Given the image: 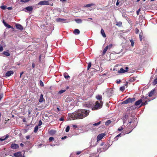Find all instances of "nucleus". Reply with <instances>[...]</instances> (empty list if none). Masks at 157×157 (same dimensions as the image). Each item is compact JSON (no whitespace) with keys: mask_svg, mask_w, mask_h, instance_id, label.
Listing matches in <instances>:
<instances>
[{"mask_svg":"<svg viewBox=\"0 0 157 157\" xmlns=\"http://www.w3.org/2000/svg\"><path fill=\"white\" fill-rule=\"evenodd\" d=\"M90 111L88 110L81 109L71 115L73 120L82 119L86 117L89 114Z\"/></svg>","mask_w":157,"mask_h":157,"instance_id":"nucleus-1","label":"nucleus"},{"mask_svg":"<svg viewBox=\"0 0 157 157\" xmlns=\"http://www.w3.org/2000/svg\"><path fill=\"white\" fill-rule=\"evenodd\" d=\"M100 146L101 147L97 149V151L98 152L105 151L108 149L109 147L108 143L105 144V143L104 142H102Z\"/></svg>","mask_w":157,"mask_h":157,"instance_id":"nucleus-2","label":"nucleus"},{"mask_svg":"<svg viewBox=\"0 0 157 157\" xmlns=\"http://www.w3.org/2000/svg\"><path fill=\"white\" fill-rule=\"evenodd\" d=\"M103 104V102L101 100L100 101V103H99L98 101H97L95 102L94 107H92V110H95L101 108L102 107Z\"/></svg>","mask_w":157,"mask_h":157,"instance_id":"nucleus-3","label":"nucleus"},{"mask_svg":"<svg viewBox=\"0 0 157 157\" xmlns=\"http://www.w3.org/2000/svg\"><path fill=\"white\" fill-rule=\"evenodd\" d=\"M38 5L43 6L44 5H49L53 6V3L52 2H50L49 1H42L39 2L38 4Z\"/></svg>","mask_w":157,"mask_h":157,"instance_id":"nucleus-4","label":"nucleus"},{"mask_svg":"<svg viewBox=\"0 0 157 157\" xmlns=\"http://www.w3.org/2000/svg\"><path fill=\"white\" fill-rule=\"evenodd\" d=\"M135 101V98H128L122 102V104H126L129 103H132Z\"/></svg>","mask_w":157,"mask_h":157,"instance_id":"nucleus-5","label":"nucleus"},{"mask_svg":"<svg viewBox=\"0 0 157 157\" xmlns=\"http://www.w3.org/2000/svg\"><path fill=\"white\" fill-rule=\"evenodd\" d=\"M105 135V133H101L98 135L97 136V142L101 140Z\"/></svg>","mask_w":157,"mask_h":157,"instance_id":"nucleus-6","label":"nucleus"},{"mask_svg":"<svg viewBox=\"0 0 157 157\" xmlns=\"http://www.w3.org/2000/svg\"><path fill=\"white\" fill-rule=\"evenodd\" d=\"M126 70L124 69L123 68H121L120 69V70H119L118 71V73H123L126 72H127L128 71V68L127 67H126L125 68Z\"/></svg>","mask_w":157,"mask_h":157,"instance_id":"nucleus-7","label":"nucleus"},{"mask_svg":"<svg viewBox=\"0 0 157 157\" xmlns=\"http://www.w3.org/2000/svg\"><path fill=\"white\" fill-rule=\"evenodd\" d=\"M16 28L20 30H22L24 29L23 27L20 24H16L15 25Z\"/></svg>","mask_w":157,"mask_h":157,"instance_id":"nucleus-8","label":"nucleus"},{"mask_svg":"<svg viewBox=\"0 0 157 157\" xmlns=\"http://www.w3.org/2000/svg\"><path fill=\"white\" fill-rule=\"evenodd\" d=\"M14 73V72L12 71H9L6 73L5 75L6 77H8L11 76V75H13Z\"/></svg>","mask_w":157,"mask_h":157,"instance_id":"nucleus-9","label":"nucleus"},{"mask_svg":"<svg viewBox=\"0 0 157 157\" xmlns=\"http://www.w3.org/2000/svg\"><path fill=\"white\" fill-rule=\"evenodd\" d=\"M19 147V145L16 144H12L11 145V147L13 149H16Z\"/></svg>","mask_w":157,"mask_h":157,"instance_id":"nucleus-10","label":"nucleus"},{"mask_svg":"<svg viewBox=\"0 0 157 157\" xmlns=\"http://www.w3.org/2000/svg\"><path fill=\"white\" fill-rule=\"evenodd\" d=\"M21 152L20 151H18L13 154V155L15 157H20L22 156Z\"/></svg>","mask_w":157,"mask_h":157,"instance_id":"nucleus-11","label":"nucleus"},{"mask_svg":"<svg viewBox=\"0 0 157 157\" xmlns=\"http://www.w3.org/2000/svg\"><path fill=\"white\" fill-rule=\"evenodd\" d=\"M155 90L153 89L150 91L149 94L148 96L149 97H152L155 93Z\"/></svg>","mask_w":157,"mask_h":157,"instance_id":"nucleus-12","label":"nucleus"},{"mask_svg":"<svg viewBox=\"0 0 157 157\" xmlns=\"http://www.w3.org/2000/svg\"><path fill=\"white\" fill-rule=\"evenodd\" d=\"M142 102V100L141 99L139 100L136 101L135 103V105L136 106H137L140 105Z\"/></svg>","mask_w":157,"mask_h":157,"instance_id":"nucleus-13","label":"nucleus"},{"mask_svg":"<svg viewBox=\"0 0 157 157\" xmlns=\"http://www.w3.org/2000/svg\"><path fill=\"white\" fill-rule=\"evenodd\" d=\"M25 9L29 11H31L33 10V8L32 6H29L25 8Z\"/></svg>","mask_w":157,"mask_h":157,"instance_id":"nucleus-14","label":"nucleus"},{"mask_svg":"<svg viewBox=\"0 0 157 157\" xmlns=\"http://www.w3.org/2000/svg\"><path fill=\"white\" fill-rule=\"evenodd\" d=\"M80 31L78 29H75L73 31V33L75 35H78L80 33Z\"/></svg>","mask_w":157,"mask_h":157,"instance_id":"nucleus-15","label":"nucleus"},{"mask_svg":"<svg viewBox=\"0 0 157 157\" xmlns=\"http://www.w3.org/2000/svg\"><path fill=\"white\" fill-rule=\"evenodd\" d=\"M109 49V46H107L104 49L102 52V55H104L106 52V51Z\"/></svg>","mask_w":157,"mask_h":157,"instance_id":"nucleus-16","label":"nucleus"},{"mask_svg":"<svg viewBox=\"0 0 157 157\" xmlns=\"http://www.w3.org/2000/svg\"><path fill=\"white\" fill-rule=\"evenodd\" d=\"M139 37H140V41H141L143 39V33L142 31L140 33Z\"/></svg>","mask_w":157,"mask_h":157,"instance_id":"nucleus-17","label":"nucleus"},{"mask_svg":"<svg viewBox=\"0 0 157 157\" xmlns=\"http://www.w3.org/2000/svg\"><path fill=\"white\" fill-rule=\"evenodd\" d=\"M56 21L58 22H63V21H66V19L58 18L56 19Z\"/></svg>","mask_w":157,"mask_h":157,"instance_id":"nucleus-18","label":"nucleus"},{"mask_svg":"<svg viewBox=\"0 0 157 157\" xmlns=\"http://www.w3.org/2000/svg\"><path fill=\"white\" fill-rule=\"evenodd\" d=\"M63 76L64 78L66 79H68L70 78V76L68 75L67 73H65L63 74Z\"/></svg>","mask_w":157,"mask_h":157,"instance_id":"nucleus-19","label":"nucleus"},{"mask_svg":"<svg viewBox=\"0 0 157 157\" xmlns=\"http://www.w3.org/2000/svg\"><path fill=\"white\" fill-rule=\"evenodd\" d=\"M101 33L103 37H106V36L105 34V32L102 29H101Z\"/></svg>","mask_w":157,"mask_h":157,"instance_id":"nucleus-20","label":"nucleus"},{"mask_svg":"<svg viewBox=\"0 0 157 157\" xmlns=\"http://www.w3.org/2000/svg\"><path fill=\"white\" fill-rule=\"evenodd\" d=\"M44 100L43 95L42 94H41L40 97L39 101L40 102H42Z\"/></svg>","mask_w":157,"mask_h":157,"instance_id":"nucleus-21","label":"nucleus"},{"mask_svg":"<svg viewBox=\"0 0 157 157\" xmlns=\"http://www.w3.org/2000/svg\"><path fill=\"white\" fill-rule=\"evenodd\" d=\"M3 54L6 56H10V53L7 51H4L3 52Z\"/></svg>","mask_w":157,"mask_h":157,"instance_id":"nucleus-22","label":"nucleus"},{"mask_svg":"<svg viewBox=\"0 0 157 157\" xmlns=\"http://www.w3.org/2000/svg\"><path fill=\"white\" fill-rule=\"evenodd\" d=\"M9 137V136L8 135H6L5 136V137L4 138V139H2V138H0V140L1 141H2L6 139L7 138Z\"/></svg>","mask_w":157,"mask_h":157,"instance_id":"nucleus-23","label":"nucleus"},{"mask_svg":"<svg viewBox=\"0 0 157 157\" xmlns=\"http://www.w3.org/2000/svg\"><path fill=\"white\" fill-rule=\"evenodd\" d=\"M32 0H20V2L22 3H25L29 2V1H31Z\"/></svg>","mask_w":157,"mask_h":157,"instance_id":"nucleus-24","label":"nucleus"},{"mask_svg":"<svg viewBox=\"0 0 157 157\" xmlns=\"http://www.w3.org/2000/svg\"><path fill=\"white\" fill-rule=\"evenodd\" d=\"M111 123V121L110 120H108L105 123V124L106 126H108Z\"/></svg>","mask_w":157,"mask_h":157,"instance_id":"nucleus-25","label":"nucleus"},{"mask_svg":"<svg viewBox=\"0 0 157 157\" xmlns=\"http://www.w3.org/2000/svg\"><path fill=\"white\" fill-rule=\"evenodd\" d=\"M75 20L78 23H80L82 22V20L80 19H75Z\"/></svg>","mask_w":157,"mask_h":157,"instance_id":"nucleus-26","label":"nucleus"},{"mask_svg":"<svg viewBox=\"0 0 157 157\" xmlns=\"http://www.w3.org/2000/svg\"><path fill=\"white\" fill-rule=\"evenodd\" d=\"M8 28H12V29H14V28H13V27L11 26L10 25H9L7 23H6V24H5V25Z\"/></svg>","mask_w":157,"mask_h":157,"instance_id":"nucleus-27","label":"nucleus"},{"mask_svg":"<svg viewBox=\"0 0 157 157\" xmlns=\"http://www.w3.org/2000/svg\"><path fill=\"white\" fill-rule=\"evenodd\" d=\"M96 98L98 100H101L102 99V96L101 95H98L96 96Z\"/></svg>","mask_w":157,"mask_h":157,"instance_id":"nucleus-28","label":"nucleus"},{"mask_svg":"<svg viewBox=\"0 0 157 157\" xmlns=\"http://www.w3.org/2000/svg\"><path fill=\"white\" fill-rule=\"evenodd\" d=\"M116 25L117 26L121 27V26L122 25V23L121 21L117 22Z\"/></svg>","mask_w":157,"mask_h":157,"instance_id":"nucleus-29","label":"nucleus"},{"mask_svg":"<svg viewBox=\"0 0 157 157\" xmlns=\"http://www.w3.org/2000/svg\"><path fill=\"white\" fill-rule=\"evenodd\" d=\"M156 84H157V78H156L154 80V81L153 82V85H155Z\"/></svg>","mask_w":157,"mask_h":157,"instance_id":"nucleus-30","label":"nucleus"},{"mask_svg":"<svg viewBox=\"0 0 157 157\" xmlns=\"http://www.w3.org/2000/svg\"><path fill=\"white\" fill-rule=\"evenodd\" d=\"M136 80V79L135 77H132L130 78V82H134L135 80Z\"/></svg>","mask_w":157,"mask_h":157,"instance_id":"nucleus-31","label":"nucleus"},{"mask_svg":"<svg viewBox=\"0 0 157 157\" xmlns=\"http://www.w3.org/2000/svg\"><path fill=\"white\" fill-rule=\"evenodd\" d=\"M38 126H36L34 129V132L35 133L37 132L38 130Z\"/></svg>","mask_w":157,"mask_h":157,"instance_id":"nucleus-32","label":"nucleus"},{"mask_svg":"<svg viewBox=\"0 0 157 157\" xmlns=\"http://www.w3.org/2000/svg\"><path fill=\"white\" fill-rule=\"evenodd\" d=\"M94 4L91 3V4H87L86 5H85V6L86 7H90L93 6H94Z\"/></svg>","mask_w":157,"mask_h":157,"instance_id":"nucleus-33","label":"nucleus"},{"mask_svg":"<svg viewBox=\"0 0 157 157\" xmlns=\"http://www.w3.org/2000/svg\"><path fill=\"white\" fill-rule=\"evenodd\" d=\"M101 121H100L97 123H96L93 124V126H98V125H99V124H101Z\"/></svg>","mask_w":157,"mask_h":157,"instance_id":"nucleus-34","label":"nucleus"},{"mask_svg":"<svg viewBox=\"0 0 157 157\" xmlns=\"http://www.w3.org/2000/svg\"><path fill=\"white\" fill-rule=\"evenodd\" d=\"M66 91L65 90H61L59 91L58 94H61L63 93H64Z\"/></svg>","mask_w":157,"mask_h":157,"instance_id":"nucleus-35","label":"nucleus"},{"mask_svg":"<svg viewBox=\"0 0 157 157\" xmlns=\"http://www.w3.org/2000/svg\"><path fill=\"white\" fill-rule=\"evenodd\" d=\"M0 8L3 10H5L7 9V6H1Z\"/></svg>","mask_w":157,"mask_h":157,"instance_id":"nucleus-36","label":"nucleus"},{"mask_svg":"<svg viewBox=\"0 0 157 157\" xmlns=\"http://www.w3.org/2000/svg\"><path fill=\"white\" fill-rule=\"evenodd\" d=\"M147 103V101H146L144 102H142L141 103V105H140V106H141L143 105H146Z\"/></svg>","mask_w":157,"mask_h":157,"instance_id":"nucleus-37","label":"nucleus"},{"mask_svg":"<svg viewBox=\"0 0 157 157\" xmlns=\"http://www.w3.org/2000/svg\"><path fill=\"white\" fill-rule=\"evenodd\" d=\"M91 62H90L88 63L87 66V69L89 70L90 68L91 67Z\"/></svg>","mask_w":157,"mask_h":157,"instance_id":"nucleus-38","label":"nucleus"},{"mask_svg":"<svg viewBox=\"0 0 157 157\" xmlns=\"http://www.w3.org/2000/svg\"><path fill=\"white\" fill-rule=\"evenodd\" d=\"M121 134L120 133L117 136L114 138L115 140H118L117 137L119 136H121Z\"/></svg>","mask_w":157,"mask_h":157,"instance_id":"nucleus-39","label":"nucleus"},{"mask_svg":"<svg viewBox=\"0 0 157 157\" xmlns=\"http://www.w3.org/2000/svg\"><path fill=\"white\" fill-rule=\"evenodd\" d=\"M44 55H43V54H41L40 56H39V61H41V57H43V58H44Z\"/></svg>","mask_w":157,"mask_h":157,"instance_id":"nucleus-40","label":"nucleus"},{"mask_svg":"<svg viewBox=\"0 0 157 157\" xmlns=\"http://www.w3.org/2000/svg\"><path fill=\"white\" fill-rule=\"evenodd\" d=\"M69 130H70V127L69 126H68L66 128L65 131L66 132H68L69 131Z\"/></svg>","mask_w":157,"mask_h":157,"instance_id":"nucleus-41","label":"nucleus"},{"mask_svg":"<svg viewBox=\"0 0 157 157\" xmlns=\"http://www.w3.org/2000/svg\"><path fill=\"white\" fill-rule=\"evenodd\" d=\"M40 84L41 86L43 87L44 86V84L43 82L41 80L40 81Z\"/></svg>","mask_w":157,"mask_h":157,"instance_id":"nucleus-42","label":"nucleus"},{"mask_svg":"<svg viewBox=\"0 0 157 157\" xmlns=\"http://www.w3.org/2000/svg\"><path fill=\"white\" fill-rule=\"evenodd\" d=\"M125 89V88L124 86H122L120 87V90L121 91H123Z\"/></svg>","mask_w":157,"mask_h":157,"instance_id":"nucleus-43","label":"nucleus"},{"mask_svg":"<svg viewBox=\"0 0 157 157\" xmlns=\"http://www.w3.org/2000/svg\"><path fill=\"white\" fill-rule=\"evenodd\" d=\"M54 140V138L52 137H49V140L50 142Z\"/></svg>","mask_w":157,"mask_h":157,"instance_id":"nucleus-44","label":"nucleus"},{"mask_svg":"<svg viewBox=\"0 0 157 157\" xmlns=\"http://www.w3.org/2000/svg\"><path fill=\"white\" fill-rule=\"evenodd\" d=\"M139 31V29L137 28H136L135 29V33L136 34H137L138 33Z\"/></svg>","mask_w":157,"mask_h":157,"instance_id":"nucleus-45","label":"nucleus"},{"mask_svg":"<svg viewBox=\"0 0 157 157\" xmlns=\"http://www.w3.org/2000/svg\"><path fill=\"white\" fill-rule=\"evenodd\" d=\"M143 18V15H140L139 16V19L140 20H142Z\"/></svg>","mask_w":157,"mask_h":157,"instance_id":"nucleus-46","label":"nucleus"},{"mask_svg":"<svg viewBox=\"0 0 157 157\" xmlns=\"http://www.w3.org/2000/svg\"><path fill=\"white\" fill-rule=\"evenodd\" d=\"M140 9H139L136 11V14L137 15H138L139 14L140 12Z\"/></svg>","mask_w":157,"mask_h":157,"instance_id":"nucleus-47","label":"nucleus"},{"mask_svg":"<svg viewBox=\"0 0 157 157\" xmlns=\"http://www.w3.org/2000/svg\"><path fill=\"white\" fill-rule=\"evenodd\" d=\"M130 41L131 43V45L132 46H133L134 44V42L132 40H130Z\"/></svg>","mask_w":157,"mask_h":157,"instance_id":"nucleus-48","label":"nucleus"},{"mask_svg":"<svg viewBox=\"0 0 157 157\" xmlns=\"http://www.w3.org/2000/svg\"><path fill=\"white\" fill-rule=\"evenodd\" d=\"M64 118L63 117H62L59 119V120L60 121H64Z\"/></svg>","mask_w":157,"mask_h":157,"instance_id":"nucleus-49","label":"nucleus"},{"mask_svg":"<svg viewBox=\"0 0 157 157\" xmlns=\"http://www.w3.org/2000/svg\"><path fill=\"white\" fill-rule=\"evenodd\" d=\"M3 50V49L2 46H0V52L2 51Z\"/></svg>","mask_w":157,"mask_h":157,"instance_id":"nucleus-50","label":"nucleus"},{"mask_svg":"<svg viewBox=\"0 0 157 157\" xmlns=\"http://www.w3.org/2000/svg\"><path fill=\"white\" fill-rule=\"evenodd\" d=\"M109 49H110L113 46V45L112 44H109Z\"/></svg>","mask_w":157,"mask_h":157,"instance_id":"nucleus-51","label":"nucleus"},{"mask_svg":"<svg viewBox=\"0 0 157 157\" xmlns=\"http://www.w3.org/2000/svg\"><path fill=\"white\" fill-rule=\"evenodd\" d=\"M42 121H41L40 120L39 122L38 125L39 126L41 125L42 124Z\"/></svg>","mask_w":157,"mask_h":157,"instance_id":"nucleus-52","label":"nucleus"},{"mask_svg":"<svg viewBox=\"0 0 157 157\" xmlns=\"http://www.w3.org/2000/svg\"><path fill=\"white\" fill-rule=\"evenodd\" d=\"M123 128L122 127H121L120 128H119L118 130L119 131H121L123 129Z\"/></svg>","mask_w":157,"mask_h":157,"instance_id":"nucleus-53","label":"nucleus"},{"mask_svg":"<svg viewBox=\"0 0 157 157\" xmlns=\"http://www.w3.org/2000/svg\"><path fill=\"white\" fill-rule=\"evenodd\" d=\"M7 9H8L9 10H12V7H8V8L7 7Z\"/></svg>","mask_w":157,"mask_h":157,"instance_id":"nucleus-54","label":"nucleus"},{"mask_svg":"<svg viewBox=\"0 0 157 157\" xmlns=\"http://www.w3.org/2000/svg\"><path fill=\"white\" fill-rule=\"evenodd\" d=\"M81 151H78L77 152H76V155H78L80 154H81Z\"/></svg>","mask_w":157,"mask_h":157,"instance_id":"nucleus-55","label":"nucleus"},{"mask_svg":"<svg viewBox=\"0 0 157 157\" xmlns=\"http://www.w3.org/2000/svg\"><path fill=\"white\" fill-rule=\"evenodd\" d=\"M73 127L75 128H77L78 127V126L76 124H74L73 125Z\"/></svg>","mask_w":157,"mask_h":157,"instance_id":"nucleus-56","label":"nucleus"},{"mask_svg":"<svg viewBox=\"0 0 157 157\" xmlns=\"http://www.w3.org/2000/svg\"><path fill=\"white\" fill-rule=\"evenodd\" d=\"M67 138V136H65L63 137H62L61 139L63 140L66 138Z\"/></svg>","mask_w":157,"mask_h":157,"instance_id":"nucleus-57","label":"nucleus"},{"mask_svg":"<svg viewBox=\"0 0 157 157\" xmlns=\"http://www.w3.org/2000/svg\"><path fill=\"white\" fill-rule=\"evenodd\" d=\"M119 3H120V2L119 1V0H118L116 2V5L118 6L119 4Z\"/></svg>","mask_w":157,"mask_h":157,"instance_id":"nucleus-58","label":"nucleus"},{"mask_svg":"<svg viewBox=\"0 0 157 157\" xmlns=\"http://www.w3.org/2000/svg\"><path fill=\"white\" fill-rule=\"evenodd\" d=\"M3 95L2 94H0V100L2 98Z\"/></svg>","mask_w":157,"mask_h":157,"instance_id":"nucleus-59","label":"nucleus"},{"mask_svg":"<svg viewBox=\"0 0 157 157\" xmlns=\"http://www.w3.org/2000/svg\"><path fill=\"white\" fill-rule=\"evenodd\" d=\"M54 132H55V131L53 130H51L50 131V132L51 133H53Z\"/></svg>","mask_w":157,"mask_h":157,"instance_id":"nucleus-60","label":"nucleus"},{"mask_svg":"<svg viewBox=\"0 0 157 157\" xmlns=\"http://www.w3.org/2000/svg\"><path fill=\"white\" fill-rule=\"evenodd\" d=\"M26 138L27 140L29 139L30 138V136H26Z\"/></svg>","mask_w":157,"mask_h":157,"instance_id":"nucleus-61","label":"nucleus"},{"mask_svg":"<svg viewBox=\"0 0 157 157\" xmlns=\"http://www.w3.org/2000/svg\"><path fill=\"white\" fill-rule=\"evenodd\" d=\"M32 67H33V68H34V67H35V65L34 63H32Z\"/></svg>","mask_w":157,"mask_h":157,"instance_id":"nucleus-62","label":"nucleus"},{"mask_svg":"<svg viewBox=\"0 0 157 157\" xmlns=\"http://www.w3.org/2000/svg\"><path fill=\"white\" fill-rule=\"evenodd\" d=\"M20 146L21 147H23V146H24V144L22 143H21L20 144Z\"/></svg>","mask_w":157,"mask_h":157,"instance_id":"nucleus-63","label":"nucleus"},{"mask_svg":"<svg viewBox=\"0 0 157 157\" xmlns=\"http://www.w3.org/2000/svg\"><path fill=\"white\" fill-rule=\"evenodd\" d=\"M121 82V80H119V81H117V83L118 84H119V83H120V82Z\"/></svg>","mask_w":157,"mask_h":157,"instance_id":"nucleus-64","label":"nucleus"}]
</instances>
